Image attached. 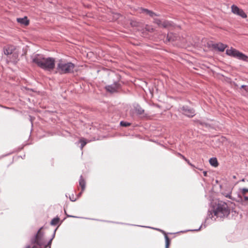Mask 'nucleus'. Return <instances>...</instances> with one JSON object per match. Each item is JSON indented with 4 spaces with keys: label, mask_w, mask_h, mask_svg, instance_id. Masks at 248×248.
I'll use <instances>...</instances> for the list:
<instances>
[{
    "label": "nucleus",
    "mask_w": 248,
    "mask_h": 248,
    "mask_svg": "<svg viewBox=\"0 0 248 248\" xmlns=\"http://www.w3.org/2000/svg\"><path fill=\"white\" fill-rule=\"evenodd\" d=\"M205 191V196L212 201L205 221L209 219L215 221L217 219L223 220L227 217L230 214L231 209L225 202L214 200L217 194L214 191V187H206Z\"/></svg>",
    "instance_id": "f257e3e1"
},
{
    "label": "nucleus",
    "mask_w": 248,
    "mask_h": 248,
    "mask_svg": "<svg viewBox=\"0 0 248 248\" xmlns=\"http://www.w3.org/2000/svg\"><path fill=\"white\" fill-rule=\"evenodd\" d=\"M32 61L43 69L51 71L55 67V60L52 57L46 58L41 54H36L31 57Z\"/></svg>",
    "instance_id": "f03ea898"
},
{
    "label": "nucleus",
    "mask_w": 248,
    "mask_h": 248,
    "mask_svg": "<svg viewBox=\"0 0 248 248\" xmlns=\"http://www.w3.org/2000/svg\"><path fill=\"white\" fill-rule=\"evenodd\" d=\"M75 67V64L72 62L60 59L58 62L56 70L61 74H69L74 72Z\"/></svg>",
    "instance_id": "7ed1b4c3"
},
{
    "label": "nucleus",
    "mask_w": 248,
    "mask_h": 248,
    "mask_svg": "<svg viewBox=\"0 0 248 248\" xmlns=\"http://www.w3.org/2000/svg\"><path fill=\"white\" fill-rule=\"evenodd\" d=\"M227 55L248 62V57L233 47L227 49L226 51Z\"/></svg>",
    "instance_id": "20e7f679"
},
{
    "label": "nucleus",
    "mask_w": 248,
    "mask_h": 248,
    "mask_svg": "<svg viewBox=\"0 0 248 248\" xmlns=\"http://www.w3.org/2000/svg\"><path fill=\"white\" fill-rule=\"evenodd\" d=\"M41 228L38 230L35 237L31 239V243L33 245H35L42 247L45 245V240L44 238V234L41 231Z\"/></svg>",
    "instance_id": "39448f33"
},
{
    "label": "nucleus",
    "mask_w": 248,
    "mask_h": 248,
    "mask_svg": "<svg viewBox=\"0 0 248 248\" xmlns=\"http://www.w3.org/2000/svg\"><path fill=\"white\" fill-rule=\"evenodd\" d=\"M233 200L238 202H242L243 201H248V189L246 188L239 189L236 197H234Z\"/></svg>",
    "instance_id": "423d86ee"
},
{
    "label": "nucleus",
    "mask_w": 248,
    "mask_h": 248,
    "mask_svg": "<svg viewBox=\"0 0 248 248\" xmlns=\"http://www.w3.org/2000/svg\"><path fill=\"white\" fill-rule=\"evenodd\" d=\"M179 111L188 117H193L195 115V110L188 106H183L180 108Z\"/></svg>",
    "instance_id": "0eeeda50"
},
{
    "label": "nucleus",
    "mask_w": 248,
    "mask_h": 248,
    "mask_svg": "<svg viewBox=\"0 0 248 248\" xmlns=\"http://www.w3.org/2000/svg\"><path fill=\"white\" fill-rule=\"evenodd\" d=\"M231 11L232 13L241 16L243 18H246L247 17V15L244 11L235 5L231 6Z\"/></svg>",
    "instance_id": "6e6552de"
},
{
    "label": "nucleus",
    "mask_w": 248,
    "mask_h": 248,
    "mask_svg": "<svg viewBox=\"0 0 248 248\" xmlns=\"http://www.w3.org/2000/svg\"><path fill=\"white\" fill-rule=\"evenodd\" d=\"M221 194L227 198L233 199L234 197L232 196V187H219Z\"/></svg>",
    "instance_id": "1a4fd4ad"
},
{
    "label": "nucleus",
    "mask_w": 248,
    "mask_h": 248,
    "mask_svg": "<svg viewBox=\"0 0 248 248\" xmlns=\"http://www.w3.org/2000/svg\"><path fill=\"white\" fill-rule=\"evenodd\" d=\"M120 88V84L118 82H115L113 84L106 86L105 89L110 93H113L118 91Z\"/></svg>",
    "instance_id": "9d476101"
},
{
    "label": "nucleus",
    "mask_w": 248,
    "mask_h": 248,
    "mask_svg": "<svg viewBox=\"0 0 248 248\" xmlns=\"http://www.w3.org/2000/svg\"><path fill=\"white\" fill-rule=\"evenodd\" d=\"M211 46L213 49L216 50L220 52H223L225 48L227 47V46L221 43H218L212 44Z\"/></svg>",
    "instance_id": "9b49d317"
},
{
    "label": "nucleus",
    "mask_w": 248,
    "mask_h": 248,
    "mask_svg": "<svg viewBox=\"0 0 248 248\" xmlns=\"http://www.w3.org/2000/svg\"><path fill=\"white\" fill-rule=\"evenodd\" d=\"M16 21L22 26H27L29 25L30 21L27 16H24L23 18H16Z\"/></svg>",
    "instance_id": "f8f14e48"
},
{
    "label": "nucleus",
    "mask_w": 248,
    "mask_h": 248,
    "mask_svg": "<svg viewBox=\"0 0 248 248\" xmlns=\"http://www.w3.org/2000/svg\"><path fill=\"white\" fill-rule=\"evenodd\" d=\"M85 187H81V191L78 194H76L75 195L74 194H72L71 195H69V199L72 202H75L76 200L79 198L81 195L82 193L85 190Z\"/></svg>",
    "instance_id": "ddd939ff"
},
{
    "label": "nucleus",
    "mask_w": 248,
    "mask_h": 248,
    "mask_svg": "<svg viewBox=\"0 0 248 248\" xmlns=\"http://www.w3.org/2000/svg\"><path fill=\"white\" fill-rule=\"evenodd\" d=\"M179 37L172 33H168L167 37V41L168 42H173L178 39Z\"/></svg>",
    "instance_id": "4468645a"
},
{
    "label": "nucleus",
    "mask_w": 248,
    "mask_h": 248,
    "mask_svg": "<svg viewBox=\"0 0 248 248\" xmlns=\"http://www.w3.org/2000/svg\"><path fill=\"white\" fill-rule=\"evenodd\" d=\"M172 26V22L168 20L162 21L161 27L164 28H169Z\"/></svg>",
    "instance_id": "2eb2a0df"
},
{
    "label": "nucleus",
    "mask_w": 248,
    "mask_h": 248,
    "mask_svg": "<svg viewBox=\"0 0 248 248\" xmlns=\"http://www.w3.org/2000/svg\"><path fill=\"white\" fill-rule=\"evenodd\" d=\"M161 232L163 233L165 235V248H169L170 243V240L169 238V237L167 236L166 232L164 231L163 230H161Z\"/></svg>",
    "instance_id": "dca6fc26"
},
{
    "label": "nucleus",
    "mask_w": 248,
    "mask_h": 248,
    "mask_svg": "<svg viewBox=\"0 0 248 248\" xmlns=\"http://www.w3.org/2000/svg\"><path fill=\"white\" fill-rule=\"evenodd\" d=\"M161 232L163 233L165 235V248H169L170 243V240L169 238V237L167 236L166 232L164 231L163 230H161Z\"/></svg>",
    "instance_id": "f3484780"
},
{
    "label": "nucleus",
    "mask_w": 248,
    "mask_h": 248,
    "mask_svg": "<svg viewBox=\"0 0 248 248\" xmlns=\"http://www.w3.org/2000/svg\"><path fill=\"white\" fill-rule=\"evenodd\" d=\"M209 163L211 166L214 167H217L218 165L217 160L216 157L211 158L209 159Z\"/></svg>",
    "instance_id": "a211bd4d"
},
{
    "label": "nucleus",
    "mask_w": 248,
    "mask_h": 248,
    "mask_svg": "<svg viewBox=\"0 0 248 248\" xmlns=\"http://www.w3.org/2000/svg\"><path fill=\"white\" fill-rule=\"evenodd\" d=\"M141 12L145 13L146 14L149 15L151 17L156 16V14L155 13L147 9H141Z\"/></svg>",
    "instance_id": "6ab92c4d"
},
{
    "label": "nucleus",
    "mask_w": 248,
    "mask_h": 248,
    "mask_svg": "<svg viewBox=\"0 0 248 248\" xmlns=\"http://www.w3.org/2000/svg\"><path fill=\"white\" fill-rule=\"evenodd\" d=\"M56 231V229H55L54 230V232L52 236V238L49 240V241L47 242V243L46 244H45V245H44L46 248L47 247H48V248H50V245L51 244V242H52L53 239L55 237Z\"/></svg>",
    "instance_id": "aec40b11"
},
{
    "label": "nucleus",
    "mask_w": 248,
    "mask_h": 248,
    "mask_svg": "<svg viewBox=\"0 0 248 248\" xmlns=\"http://www.w3.org/2000/svg\"><path fill=\"white\" fill-rule=\"evenodd\" d=\"M60 218L58 217L53 218L50 222V224L52 226L56 225L59 222Z\"/></svg>",
    "instance_id": "412c9836"
},
{
    "label": "nucleus",
    "mask_w": 248,
    "mask_h": 248,
    "mask_svg": "<svg viewBox=\"0 0 248 248\" xmlns=\"http://www.w3.org/2000/svg\"><path fill=\"white\" fill-rule=\"evenodd\" d=\"M80 142L81 143V149H82L83 147L86 144L87 141L84 139L82 138L80 140Z\"/></svg>",
    "instance_id": "4be33fe9"
},
{
    "label": "nucleus",
    "mask_w": 248,
    "mask_h": 248,
    "mask_svg": "<svg viewBox=\"0 0 248 248\" xmlns=\"http://www.w3.org/2000/svg\"><path fill=\"white\" fill-rule=\"evenodd\" d=\"M120 125L122 126L127 127L130 126L131 125V124L128 122L121 121L120 122Z\"/></svg>",
    "instance_id": "5701e85b"
},
{
    "label": "nucleus",
    "mask_w": 248,
    "mask_h": 248,
    "mask_svg": "<svg viewBox=\"0 0 248 248\" xmlns=\"http://www.w3.org/2000/svg\"><path fill=\"white\" fill-rule=\"evenodd\" d=\"M79 186H85L86 185V183L85 180L82 178V177L81 176L79 179Z\"/></svg>",
    "instance_id": "b1692460"
},
{
    "label": "nucleus",
    "mask_w": 248,
    "mask_h": 248,
    "mask_svg": "<svg viewBox=\"0 0 248 248\" xmlns=\"http://www.w3.org/2000/svg\"><path fill=\"white\" fill-rule=\"evenodd\" d=\"M154 22L158 25L159 27H161L162 21L158 18H155L154 19Z\"/></svg>",
    "instance_id": "393cba45"
},
{
    "label": "nucleus",
    "mask_w": 248,
    "mask_h": 248,
    "mask_svg": "<svg viewBox=\"0 0 248 248\" xmlns=\"http://www.w3.org/2000/svg\"><path fill=\"white\" fill-rule=\"evenodd\" d=\"M4 54L7 55L11 54L12 53V49H10L9 48H8V49H7V48L4 49Z\"/></svg>",
    "instance_id": "a878e982"
},
{
    "label": "nucleus",
    "mask_w": 248,
    "mask_h": 248,
    "mask_svg": "<svg viewBox=\"0 0 248 248\" xmlns=\"http://www.w3.org/2000/svg\"><path fill=\"white\" fill-rule=\"evenodd\" d=\"M137 112L139 114H142L144 113V110L141 108H139L136 109Z\"/></svg>",
    "instance_id": "bb28decb"
},
{
    "label": "nucleus",
    "mask_w": 248,
    "mask_h": 248,
    "mask_svg": "<svg viewBox=\"0 0 248 248\" xmlns=\"http://www.w3.org/2000/svg\"><path fill=\"white\" fill-rule=\"evenodd\" d=\"M140 226V227H146V228H152V229H153L157 230V231H159V232H161V231L162 230L159 229L155 228H153V227H147V226Z\"/></svg>",
    "instance_id": "cd10ccee"
},
{
    "label": "nucleus",
    "mask_w": 248,
    "mask_h": 248,
    "mask_svg": "<svg viewBox=\"0 0 248 248\" xmlns=\"http://www.w3.org/2000/svg\"><path fill=\"white\" fill-rule=\"evenodd\" d=\"M202 227V224L201 225V226L199 227V229H194V230H189V231H199Z\"/></svg>",
    "instance_id": "c85d7f7f"
},
{
    "label": "nucleus",
    "mask_w": 248,
    "mask_h": 248,
    "mask_svg": "<svg viewBox=\"0 0 248 248\" xmlns=\"http://www.w3.org/2000/svg\"><path fill=\"white\" fill-rule=\"evenodd\" d=\"M180 155L182 157V158L183 159H184L185 160H186V161H188V160L183 155L180 154Z\"/></svg>",
    "instance_id": "c756f323"
},
{
    "label": "nucleus",
    "mask_w": 248,
    "mask_h": 248,
    "mask_svg": "<svg viewBox=\"0 0 248 248\" xmlns=\"http://www.w3.org/2000/svg\"><path fill=\"white\" fill-rule=\"evenodd\" d=\"M203 174L204 176H205V177H206L207 176V172L206 171H204L203 172Z\"/></svg>",
    "instance_id": "7c9ffc66"
},
{
    "label": "nucleus",
    "mask_w": 248,
    "mask_h": 248,
    "mask_svg": "<svg viewBox=\"0 0 248 248\" xmlns=\"http://www.w3.org/2000/svg\"><path fill=\"white\" fill-rule=\"evenodd\" d=\"M1 204H2V203H1V202H0V208L1 209H3V207H1Z\"/></svg>",
    "instance_id": "2f4dec72"
},
{
    "label": "nucleus",
    "mask_w": 248,
    "mask_h": 248,
    "mask_svg": "<svg viewBox=\"0 0 248 248\" xmlns=\"http://www.w3.org/2000/svg\"><path fill=\"white\" fill-rule=\"evenodd\" d=\"M68 217H77L73 216H68Z\"/></svg>",
    "instance_id": "473e14b6"
},
{
    "label": "nucleus",
    "mask_w": 248,
    "mask_h": 248,
    "mask_svg": "<svg viewBox=\"0 0 248 248\" xmlns=\"http://www.w3.org/2000/svg\"><path fill=\"white\" fill-rule=\"evenodd\" d=\"M245 87V86H244V85H242V88H243V87Z\"/></svg>",
    "instance_id": "72a5a7b5"
},
{
    "label": "nucleus",
    "mask_w": 248,
    "mask_h": 248,
    "mask_svg": "<svg viewBox=\"0 0 248 248\" xmlns=\"http://www.w3.org/2000/svg\"><path fill=\"white\" fill-rule=\"evenodd\" d=\"M4 108H8V107H4Z\"/></svg>",
    "instance_id": "f704fd0d"
},
{
    "label": "nucleus",
    "mask_w": 248,
    "mask_h": 248,
    "mask_svg": "<svg viewBox=\"0 0 248 248\" xmlns=\"http://www.w3.org/2000/svg\"><path fill=\"white\" fill-rule=\"evenodd\" d=\"M233 178H235V176H233Z\"/></svg>",
    "instance_id": "c9c22d12"
}]
</instances>
